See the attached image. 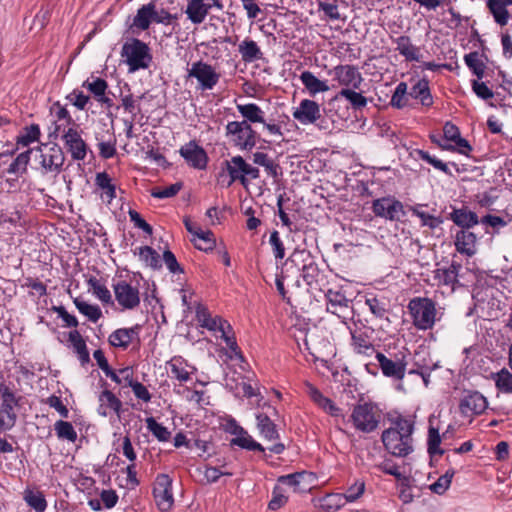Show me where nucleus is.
I'll return each mask as SVG.
<instances>
[{
	"instance_id": "4468645a",
	"label": "nucleus",
	"mask_w": 512,
	"mask_h": 512,
	"mask_svg": "<svg viewBox=\"0 0 512 512\" xmlns=\"http://www.w3.org/2000/svg\"><path fill=\"white\" fill-rule=\"evenodd\" d=\"M186 163L194 169L203 170L207 167L208 155L195 140H191L179 149Z\"/></svg>"
},
{
	"instance_id": "6ab92c4d",
	"label": "nucleus",
	"mask_w": 512,
	"mask_h": 512,
	"mask_svg": "<svg viewBox=\"0 0 512 512\" xmlns=\"http://www.w3.org/2000/svg\"><path fill=\"white\" fill-rule=\"evenodd\" d=\"M196 318L201 327L207 328L210 331H218L224 333V329L232 331L231 325L223 318L216 316L212 317L208 309L203 305H198L196 309Z\"/></svg>"
},
{
	"instance_id": "393cba45",
	"label": "nucleus",
	"mask_w": 512,
	"mask_h": 512,
	"mask_svg": "<svg viewBox=\"0 0 512 512\" xmlns=\"http://www.w3.org/2000/svg\"><path fill=\"white\" fill-rule=\"evenodd\" d=\"M476 241L477 237L473 232L460 230L455 236L456 250L461 254L471 257L476 253Z\"/></svg>"
},
{
	"instance_id": "5fc2aeb1",
	"label": "nucleus",
	"mask_w": 512,
	"mask_h": 512,
	"mask_svg": "<svg viewBox=\"0 0 512 512\" xmlns=\"http://www.w3.org/2000/svg\"><path fill=\"white\" fill-rule=\"evenodd\" d=\"M441 437L437 428L430 426L428 430V453L432 455H443L444 450L440 448Z\"/></svg>"
},
{
	"instance_id": "72a5a7b5",
	"label": "nucleus",
	"mask_w": 512,
	"mask_h": 512,
	"mask_svg": "<svg viewBox=\"0 0 512 512\" xmlns=\"http://www.w3.org/2000/svg\"><path fill=\"white\" fill-rule=\"evenodd\" d=\"M300 80L310 95H315L317 93L326 92L329 90V86L326 84V82L319 80L310 71H303L300 75Z\"/></svg>"
},
{
	"instance_id": "c9c22d12",
	"label": "nucleus",
	"mask_w": 512,
	"mask_h": 512,
	"mask_svg": "<svg viewBox=\"0 0 512 512\" xmlns=\"http://www.w3.org/2000/svg\"><path fill=\"white\" fill-rule=\"evenodd\" d=\"M409 96L419 99L423 106H431L433 99L429 89V82L426 79L419 80L410 90Z\"/></svg>"
},
{
	"instance_id": "9b49d317",
	"label": "nucleus",
	"mask_w": 512,
	"mask_h": 512,
	"mask_svg": "<svg viewBox=\"0 0 512 512\" xmlns=\"http://www.w3.org/2000/svg\"><path fill=\"white\" fill-rule=\"evenodd\" d=\"M188 77L196 78L202 90H211L218 83L220 75L210 64L200 60L192 64Z\"/></svg>"
},
{
	"instance_id": "052dcab7",
	"label": "nucleus",
	"mask_w": 512,
	"mask_h": 512,
	"mask_svg": "<svg viewBox=\"0 0 512 512\" xmlns=\"http://www.w3.org/2000/svg\"><path fill=\"white\" fill-rule=\"evenodd\" d=\"M168 365L173 377L181 382L189 380L190 372L185 369L184 362L180 358L172 359L170 362H168Z\"/></svg>"
},
{
	"instance_id": "774afa93",
	"label": "nucleus",
	"mask_w": 512,
	"mask_h": 512,
	"mask_svg": "<svg viewBox=\"0 0 512 512\" xmlns=\"http://www.w3.org/2000/svg\"><path fill=\"white\" fill-rule=\"evenodd\" d=\"M471 86L473 92L483 100L491 99L494 96L493 91L484 82H480L479 79L472 80Z\"/></svg>"
},
{
	"instance_id": "a19ab883",
	"label": "nucleus",
	"mask_w": 512,
	"mask_h": 512,
	"mask_svg": "<svg viewBox=\"0 0 512 512\" xmlns=\"http://www.w3.org/2000/svg\"><path fill=\"white\" fill-rule=\"evenodd\" d=\"M138 250L139 258L146 264V266L152 268L153 270H159L162 267L160 255L152 247L142 246L139 247Z\"/></svg>"
},
{
	"instance_id": "2eb2a0df",
	"label": "nucleus",
	"mask_w": 512,
	"mask_h": 512,
	"mask_svg": "<svg viewBox=\"0 0 512 512\" xmlns=\"http://www.w3.org/2000/svg\"><path fill=\"white\" fill-rule=\"evenodd\" d=\"M113 289L115 298L123 309L132 310L139 306L140 293L137 287H133L126 281H119Z\"/></svg>"
},
{
	"instance_id": "8fccbe9b",
	"label": "nucleus",
	"mask_w": 512,
	"mask_h": 512,
	"mask_svg": "<svg viewBox=\"0 0 512 512\" xmlns=\"http://www.w3.org/2000/svg\"><path fill=\"white\" fill-rule=\"evenodd\" d=\"M195 237L200 240L202 243H195V247L202 251H210L216 245V240L214 234L210 230H202L201 228H197V233Z\"/></svg>"
},
{
	"instance_id": "c85d7f7f",
	"label": "nucleus",
	"mask_w": 512,
	"mask_h": 512,
	"mask_svg": "<svg viewBox=\"0 0 512 512\" xmlns=\"http://www.w3.org/2000/svg\"><path fill=\"white\" fill-rule=\"evenodd\" d=\"M396 50L400 55L404 56L407 61H419L420 50L418 47L412 44L410 37L400 36L395 39Z\"/></svg>"
},
{
	"instance_id": "4d7b16f0",
	"label": "nucleus",
	"mask_w": 512,
	"mask_h": 512,
	"mask_svg": "<svg viewBox=\"0 0 512 512\" xmlns=\"http://www.w3.org/2000/svg\"><path fill=\"white\" fill-rule=\"evenodd\" d=\"M407 84L405 82H400L393 95H392V98H391V101H390V104L392 107L394 108H397V109H401L403 107H405L407 105Z\"/></svg>"
},
{
	"instance_id": "cd10ccee",
	"label": "nucleus",
	"mask_w": 512,
	"mask_h": 512,
	"mask_svg": "<svg viewBox=\"0 0 512 512\" xmlns=\"http://www.w3.org/2000/svg\"><path fill=\"white\" fill-rule=\"evenodd\" d=\"M98 400L100 402L98 413L101 416L106 417L109 413L108 410L114 411L116 414L119 415L122 407V402L110 390L102 391L99 395Z\"/></svg>"
},
{
	"instance_id": "6e6552de",
	"label": "nucleus",
	"mask_w": 512,
	"mask_h": 512,
	"mask_svg": "<svg viewBox=\"0 0 512 512\" xmlns=\"http://www.w3.org/2000/svg\"><path fill=\"white\" fill-rule=\"evenodd\" d=\"M37 153L39 164L45 172L59 171L64 164V153L57 144H41Z\"/></svg>"
},
{
	"instance_id": "de8ad7c7",
	"label": "nucleus",
	"mask_w": 512,
	"mask_h": 512,
	"mask_svg": "<svg viewBox=\"0 0 512 512\" xmlns=\"http://www.w3.org/2000/svg\"><path fill=\"white\" fill-rule=\"evenodd\" d=\"M54 429L59 439H66L71 442H75L77 439V433L70 422L58 420Z\"/></svg>"
},
{
	"instance_id": "4c0bfd02",
	"label": "nucleus",
	"mask_w": 512,
	"mask_h": 512,
	"mask_svg": "<svg viewBox=\"0 0 512 512\" xmlns=\"http://www.w3.org/2000/svg\"><path fill=\"white\" fill-rule=\"evenodd\" d=\"M73 302L79 312L87 317L89 321L96 323L102 317V311L98 305L89 304L78 297Z\"/></svg>"
},
{
	"instance_id": "f8f14e48",
	"label": "nucleus",
	"mask_w": 512,
	"mask_h": 512,
	"mask_svg": "<svg viewBox=\"0 0 512 512\" xmlns=\"http://www.w3.org/2000/svg\"><path fill=\"white\" fill-rule=\"evenodd\" d=\"M372 211L375 216L390 221H398L404 215L403 204L390 197L375 199L372 203Z\"/></svg>"
},
{
	"instance_id": "69168bd1",
	"label": "nucleus",
	"mask_w": 512,
	"mask_h": 512,
	"mask_svg": "<svg viewBox=\"0 0 512 512\" xmlns=\"http://www.w3.org/2000/svg\"><path fill=\"white\" fill-rule=\"evenodd\" d=\"M318 275L319 268L314 261L310 259L308 263L303 265L302 278L307 285L311 286L313 283H315L317 281Z\"/></svg>"
},
{
	"instance_id": "338daca9",
	"label": "nucleus",
	"mask_w": 512,
	"mask_h": 512,
	"mask_svg": "<svg viewBox=\"0 0 512 512\" xmlns=\"http://www.w3.org/2000/svg\"><path fill=\"white\" fill-rule=\"evenodd\" d=\"M415 152L421 160L426 161L427 163L431 164L434 168L444 172L445 174L451 175V171L449 170L448 165L446 163L442 162L441 160L435 157H432L427 151L418 149Z\"/></svg>"
},
{
	"instance_id": "39448f33",
	"label": "nucleus",
	"mask_w": 512,
	"mask_h": 512,
	"mask_svg": "<svg viewBox=\"0 0 512 512\" xmlns=\"http://www.w3.org/2000/svg\"><path fill=\"white\" fill-rule=\"evenodd\" d=\"M226 136L231 137L234 146L241 150H251L256 145L257 133L248 121L228 122Z\"/></svg>"
},
{
	"instance_id": "9d476101",
	"label": "nucleus",
	"mask_w": 512,
	"mask_h": 512,
	"mask_svg": "<svg viewBox=\"0 0 512 512\" xmlns=\"http://www.w3.org/2000/svg\"><path fill=\"white\" fill-rule=\"evenodd\" d=\"M153 495L160 511L168 512L173 504L172 479L167 474H159L156 477Z\"/></svg>"
},
{
	"instance_id": "5701e85b",
	"label": "nucleus",
	"mask_w": 512,
	"mask_h": 512,
	"mask_svg": "<svg viewBox=\"0 0 512 512\" xmlns=\"http://www.w3.org/2000/svg\"><path fill=\"white\" fill-rule=\"evenodd\" d=\"M185 14L193 24H201L210 11V5L206 0H186Z\"/></svg>"
},
{
	"instance_id": "1a4fd4ad",
	"label": "nucleus",
	"mask_w": 512,
	"mask_h": 512,
	"mask_svg": "<svg viewBox=\"0 0 512 512\" xmlns=\"http://www.w3.org/2000/svg\"><path fill=\"white\" fill-rule=\"evenodd\" d=\"M375 358L384 376L394 380H402L406 372V355L404 353L395 354L394 358H388L381 352H377Z\"/></svg>"
},
{
	"instance_id": "aec40b11",
	"label": "nucleus",
	"mask_w": 512,
	"mask_h": 512,
	"mask_svg": "<svg viewBox=\"0 0 512 512\" xmlns=\"http://www.w3.org/2000/svg\"><path fill=\"white\" fill-rule=\"evenodd\" d=\"M327 300V311L338 317H346L350 310L351 301L340 290L329 289L325 294Z\"/></svg>"
},
{
	"instance_id": "58836bf2",
	"label": "nucleus",
	"mask_w": 512,
	"mask_h": 512,
	"mask_svg": "<svg viewBox=\"0 0 512 512\" xmlns=\"http://www.w3.org/2000/svg\"><path fill=\"white\" fill-rule=\"evenodd\" d=\"M33 153L32 149H28L17 155L13 162L9 165L7 172L14 174L17 177L22 176L27 171V166L30 160V155Z\"/></svg>"
},
{
	"instance_id": "a878e982",
	"label": "nucleus",
	"mask_w": 512,
	"mask_h": 512,
	"mask_svg": "<svg viewBox=\"0 0 512 512\" xmlns=\"http://www.w3.org/2000/svg\"><path fill=\"white\" fill-rule=\"evenodd\" d=\"M133 374V369L131 367L120 369V375H122L125 385L132 388L135 396L138 399L144 402H149L151 400V394L142 383L134 381Z\"/></svg>"
},
{
	"instance_id": "37998d69",
	"label": "nucleus",
	"mask_w": 512,
	"mask_h": 512,
	"mask_svg": "<svg viewBox=\"0 0 512 512\" xmlns=\"http://www.w3.org/2000/svg\"><path fill=\"white\" fill-rule=\"evenodd\" d=\"M464 60L468 68L477 76L478 79H482L484 77L486 66L480 59L478 52H470L469 54H466Z\"/></svg>"
},
{
	"instance_id": "603ef678",
	"label": "nucleus",
	"mask_w": 512,
	"mask_h": 512,
	"mask_svg": "<svg viewBox=\"0 0 512 512\" xmlns=\"http://www.w3.org/2000/svg\"><path fill=\"white\" fill-rule=\"evenodd\" d=\"M40 136V127L38 124H31L22 129L20 135L18 136V143L23 146H28L32 142H35L39 139Z\"/></svg>"
},
{
	"instance_id": "20e7f679",
	"label": "nucleus",
	"mask_w": 512,
	"mask_h": 512,
	"mask_svg": "<svg viewBox=\"0 0 512 512\" xmlns=\"http://www.w3.org/2000/svg\"><path fill=\"white\" fill-rule=\"evenodd\" d=\"M413 324L421 330L431 329L435 323V303L429 298H413L408 304Z\"/></svg>"
},
{
	"instance_id": "423d86ee",
	"label": "nucleus",
	"mask_w": 512,
	"mask_h": 512,
	"mask_svg": "<svg viewBox=\"0 0 512 512\" xmlns=\"http://www.w3.org/2000/svg\"><path fill=\"white\" fill-rule=\"evenodd\" d=\"M225 165L230 176L228 186L235 181H239L244 187H247V177L257 179L260 176L259 169L248 164L240 155L233 156L230 160L225 161Z\"/></svg>"
},
{
	"instance_id": "a18cd8bd",
	"label": "nucleus",
	"mask_w": 512,
	"mask_h": 512,
	"mask_svg": "<svg viewBox=\"0 0 512 512\" xmlns=\"http://www.w3.org/2000/svg\"><path fill=\"white\" fill-rule=\"evenodd\" d=\"M88 286L92 289L93 294L103 303H112V296L106 286L100 283L96 277H90L87 281Z\"/></svg>"
},
{
	"instance_id": "f704fd0d",
	"label": "nucleus",
	"mask_w": 512,
	"mask_h": 512,
	"mask_svg": "<svg viewBox=\"0 0 512 512\" xmlns=\"http://www.w3.org/2000/svg\"><path fill=\"white\" fill-rule=\"evenodd\" d=\"M237 109L244 118L242 121H248L249 124L264 123V112L258 105L254 103L239 104Z\"/></svg>"
},
{
	"instance_id": "f3484780",
	"label": "nucleus",
	"mask_w": 512,
	"mask_h": 512,
	"mask_svg": "<svg viewBox=\"0 0 512 512\" xmlns=\"http://www.w3.org/2000/svg\"><path fill=\"white\" fill-rule=\"evenodd\" d=\"M64 144L74 160H84L87 154V144L78 130L70 127L63 134Z\"/></svg>"
},
{
	"instance_id": "f03ea898",
	"label": "nucleus",
	"mask_w": 512,
	"mask_h": 512,
	"mask_svg": "<svg viewBox=\"0 0 512 512\" xmlns=\"http://www.w3.org/2000/svg\"><path fill=\"white\" fill-rule=\"evenodd\" d=\"M122 56L126 58L129 72L148 68L152 60L148 45L137 38H133L123 45Z\"/></svg>"
},
{
	"instance_id": "e2e57ef3",
	"label": "nucleus",
	"mask_w": 512,
	"mask_h": 512,
	"mask_svg": "<svg viewBox=\"0 0 512 512\" xmlns=\"http://www.w3.org/2000/svg\"><path fill=\"white\" fill-rule=\"evenodd\" d=\"M411 211L413 215L420 218L423 226H428L431 229L438 227L442 220L439 217L432 216L420 209V206L412 207Z\"/></svg>"
},
{
	"instance_id": "13d9d810",
	"label": "nucleus",
	"mask_w": 512,
	"mask_h": 512,
	"mask_svg": "<svg viewBox=\"0 0 512 512\" xmlns=\"http://www.w3.org/2000/svg\"><path fill=\"white\" fill-rule=\"evenodd\" d=\"M455 474L453 469L447 470L446 473L438 478V480L430 486V490L438 495H442L449 488L452 478Z\"/></svg>"
},
{
	"instance_id": "79ce46f5",
	"label": "nucleus",
	"mask_w": 512,
	"mask_h": 512,
	"mask_svg": "<svg viewBox=\"0 0 512 512\" xmlns=\"http://www.w3.org/2000/svg\"><path fill=\"white\" fill-rule=\"evenodd\" d=\"M24 500L29 507L34 509L36 512H44L47 508V501L42 492L27 489L24 492Z\"/></svg>"
},
{
	"instance_id": "09e8293b",
	"label": "nucleus",
	"mask_w": 512,
	"mask_h": 512,
	"mask_svg": "<svg viewBox=\"0 0 512 512\" xmlns=\"http://www.w3.org/2000/svg\"><path fill=\"white\" fill-rule=\"evenodd\" d=\"M147 429L160 442H166L171 438V432L162 424L158 423L153 417L146 419Z\"/></svg>"
},
{
	"instance_id": "0eeeda50",
	"label": "nucleus",
	"mask_w": 512,
	"mask_h": 512,
	"mask_svg": "<svg viewBox=\"0 0 512 512\" xmlns=\"http://www.w3.org/2000/svg\"><path fill=\"white\" fill-rule=\"evenodd\" d=\"M1 405H0V429L10 430L14 427L17 415L14 408L19 404V398L6 385L0 386Z\"/></svg>"
},
{
	"instance_id": "4be33fe9",
	"label": "nucleus",
	"mask_w": 512,
	"mask_h": 512,
	"mask_svg": "<svg viewBox=\"0 0 512 512\" xmlns=\"http://www.w3.org/2000/svg\"><path fill=\"white\" fill-rule=\"evenodd\" d=\"M461 268V263L452 261L448 267L437 268L434 271V280L438 285L451 286L454 289V285L458 283V274Z\"/></svg>"
},
{
	"instance_id": "49530a36",
	"label": "nucleus",
	"mask_w": 512,
	"mask_h": 512,
	"mask_svg": "<svg viewBox=\"0 0 512 512\" xmlns=\"http://www.w3.org/2000/svg\"><path fill=\"white\" fill-rule=\"evenodd\" d=\"M96 185L104 190L108 202L116 197V187L111 183V178L106 172H100L96 174L95 178Z\"/></svg>"
},
{
	"instance_id": "c756f323",
	"label": "nucleus",
	"mask_w": 512,
	"mask_h": 512,
	"mask_svg": "<svg viewBox=\"0 0 512 512\" xmlns=\"http://www.w3.org/2000/svg\"><path fill=\"white\" fill-rule=\"evenodd\" d=\"M135 335V328H120L109 335L108 342L113 347L126 349Z\"/></svg>"
},
{
	"instance_id": "7ed1b4c3",
	"label": "nucleus",
	"mask_w": 512,
	"mask_h": 512,
	"mask_svg": "<svg viewBox=\"0 0 512 512\" xmlns=\"http://www.w3.org/2000/svg\"><path fill=\"white\" fill-rule=\"evenodd\" d=\"M350 418L355 429L371 433L377 429L381 413L373 403H363L354 406Z\"/></svg>"
},
{
	"instance_id": "b1692460",
	"label": "nucleus",
	"mask_w": 512,
	"mask_h": 512,
	"mask_svg": "<svg viewBox=\"0 0 512 512\" xmlns=\"http://www.w3.org/2000/svg\"><path fill=\"white\" fill-rule=\"evenodd\" d=\"M486 6L497 24L500 26L508 24L510 13L507 6H512V0H487Z\"/></svg>"
},
{
	"instance_id": "2f4dec72",
	"label": "nucleus",
	"mask_w": 512,
	"mask_h": 512,
	"mask_svg": "<svg viewBox=\"0 0 512 512\" xmlns=\"http://www.w3.org/2000/svg\"><path fill=\"white\" fill-rule=\"evenodd\" d=\"M238 51L241 54L242 60L247 63L260 60L263 56L257 43L248 38L239 44Z\"/></svg>"
},
{
	"instance_id": "6e6d98bb",
	"label": "nucleus",
	"mask_w": 512,
	"mask_h": 512,
	"mask_svg": "<svg viewBox=\"0 0 512 512\" xmlns=\"http://www.w3.org/2000/svg\"><path fill=\"white\" fill-rule=\"evenodd\" d=\"M496 387L504 393H512V373L506 369H501L495 377Z\"/></svg>"
},
{
	"instance_id": "680f3d73",
	"label": "nucleus",
	"mask_w": 512,
	"mask_h": 512,
	"mask_svg": "<svg viewBox=\"0 0 512 512\" xmlns=\"http://www.w3.org/2000/svg\"><path fill=\"white\" fill-rule=\"evenodd\" d=\"M182 186V182H176L165 188H154L151 190V196L159 199L171 198L178 194Z\"/></svg>"
},
{
	"instance_id": "864d4df0",
	"label": "nucleus",
	"mask_w": 512,
	"mask_h": 512,
	"mask_svg": "<svg viewBox=\"0 0 512 512\" xmlns=\"http://www.w3.org/2000/svg\"><path fill=\"white\" fill-rule=\"evenodd\" d=\"M91 79V81L90 79H87L83 83V87L91 92L95 98L103 96L108 88L106 80L98 77H91Z\"/></svg>"
},
{
	"instance_id": "3c124183",
	"label": "nucleus",
	"mask_w": 512,
	"mask_h": 512,
	"mask_svg": "<svg viewBox=\"0 0 512 512\" xmlns=\"http://www.w3.org/2000/svg\"><path fill=\"white\" fill-rule=\"evenodd\" d=\"M231 445H237L243 449L250 451L264 452V447L256 442L247 432L241 436H237L231 440Z\"/></svg>"
},
{
	"instance_id": "f257e3e1",
	"label": "nucleus",
	"mask_w": 512,
	"mask_h": 512,
	"mask_svg": "<svg viewBox=\"0 0 512 512\" xmlns=\"http://www.w3.org/2000/svg\"><path fill=\"white\" fill-rule=\"evenodd\" d=\"M414 422L409 418L397 416L391 420V426L383 431L382 443L392 456L404 458L413 448Z\"/></svg>"
},
{
	"instance_id": "473e14b6",
	"label": "nucleus",
	"mask_w": 512,
	"mask_h": 512,
	"mask_svg": "<svg viewBox=\"0 0 512 512\" xmlns=\"http://www.w3.org/2000/svg\"><path fill=\"white\" fill-rule=\"evenodd\" d=\"M69 342L72 344L74 351L77 353L81 364L85 365L89 363V351L87 349L85 340L78 330H72L69 332Z\"/></svg>"
},
{
	"instance_id": "412c9836",
	"label": "nucleus",
	"mask_w": 512,
	"mask_h": 512,
	"mask_svg": "<svg viewBox=\"0 0 512 512\" xmlns=\"http://www.w3.org/2000/svg\"><path fill=\"white\" fill-rule=\"evenodd\" d=\"M155 8L156 6L153 2H150L139 8L133 21L134 26L141 30H147L151 24V21L163 23V19L159 18V14Z\"/></svg>"
},
{
	"instance_id": "ea45409f",
	"label": "nucleus",
	"mask_w": 512,
	"mask_h": 512,
	"mask_svg": "<svg viewBox=\"0 0 512 512\" xmlns=\"http://www.w3.org/2000/svg\"><path fill=\"white\" fill-rule=\"evenodd\" d=\"M308 394L311 399L317 403L321 408L329 411L331 415H336L338 408L334 405L332 400L325 397L316 387L311 384H307Z\"/></svg>"
},
{
	"instance_id": "c03bdc74",
	"label": "nucleus",
	"mask_w": 512,
	"mask_h": 512,
	"mask_svg": "<svg viewBox=\"0 0 512 512\" xmlns=\"http://www.w3.org/2000/svg\"><path fill=\"white\" fill-rule=\"evenodd\" d=\"M365 491V483L364 482H356L348 488V492L346 494H333L328 497V500L333 498H338L339 501L343 499L346 502H355L358 498L362 496Z\"/></svg>"
},
{
	"instance_id": "bf43d9fd",
	"label": "nucleus",
	"mask_w": 512,
	"mask_h": 512,
	"mask_svg": "<svg viewBox=\"0 0 512 512\" xmlns=\"http://www.w3.org/2000/svg\"><path fill=\"white\" fill-rule=\"evenodd\" d=\"M371 313L379 319H387L386 303L376 297H368L365 301Z\"/></svg>"
},
{
	"instance_id": "bb28decb",
	"label": "nucleus",
	"mask_w": 512,
	"mask_h": 512,
	"mask_svg": "<svg viewBox=\"0 0 512 512\" xmlns=\"http://www.w3.org/2000/svg\"><path fill=\"white\" fill-rule=\"evenodd\" d=\"M450 218L457 226L462 228L461 230H468L479 223L477 214L466 207L453 209Z\"/></svg>"
},
{
	"instance_id": "e433bc0d",
	"label": "nucleus",
	"mask_w": 512,
	"mask_h": 512,
	"mask_svg": "<svg viewBox=\"0 0 512 512\" xmlns=\"http://www.w3.org/2000/svg\"><path fill=\"white\" fill-rule=\"evenodd\" d=\"M336 97L345 98L354 110H362L368 103L367 98L353 88L341 89Z\"/></svg>"
},
{
	"instance_id": "dca6fc26",
	"label": "nucleus",
	"mask_w": 512,
	"mask_h": 512,
	"mask_svg": "<svg viewBox=\"0 0 512 512\" xmlns=\"http://www.w3.org/2000/svg\"><path fill=\"white\" fill-rule=\"evenodd\" d=\"M333 74L339 85L345 88L359 89L363 82L361 73L353 65H338L333 68Z\"/></svg>"
},
{
	"instance_id": "a211bd4d",
	"label": "nucleus",
	"mask_w": 512,
	"mask_h": 512,
	"mask_svg": "<svg viewBox=\"0 0 512 512\" xmlns=\"http://www.w3.org/2000/svg\"><path fill=\"white\" fill-rule=\"evenodd\" d=\"M320 116L319 104L309 99H303L293 111V118L304 125L315 123Z\"/></svg>"
},
{
	"instance_id": "ddd939ff",
	"label": "nucleus",
	"mask_w": 512,
	"mask_h": 512,
	"mask_svg": "<svg viewBox=\"0 0 512 512\" xmlns=\"http://www.w3.org/2000/svg\"><path fill=\"white\" fill-rule=\"evenodd\" d=\"M488 406L487 399L478 391H465L459 403V410L465 417L482 414Z\"/></svg>"
},
{
	"instance_id": "7c9ffc66",
	"label": "nucleus",
	"mask_w": 512,
	"mask_h": 512,
	"mask_svg": "<svg viewBox=\"0 0 512 512\" xmlns=\"http://www.w3.org/2000/svg\"><path fill=\"white\" fill-rule=\"evenodd\" d=\"M257 428L259 433L268 441L276 440L279 438V433L276 429L275 423L264 413H259L256 416Z\"/></svg>"
},
{
	"instance_id": "0e129e2a",
	"label": "nucleus",
	"mask_w": 512,
	"mask_h": 512,
	"mask_svg": "<svg viewBox=\"0 0 512 512\" xmlns=\"http://www.w3.org/2000/svg\"><path fill=\"white\" fill-rule=\"evenodd\" d=\"M454 145L452 144H441V143H438V145L443 149V150H448V151H457L463 155H466L468 156L469 152L472 150V147L471 145L469 144V142L462 138L461 135L455 139L453 141Z\"/></svg>"
}]
</instances>
